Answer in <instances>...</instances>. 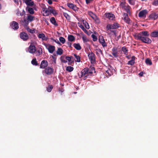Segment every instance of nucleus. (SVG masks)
<instances>
[{"label": "nucleus", "instance_id": "obj_1", "mask_svg": "<svg viewBox=\"0 0 158 158\" xmlns=\"http://www.w3.org/2000/svg\"><path fill=\"white\" fill-rule=\"evenodd\" d=\"M120 27L119 24L117 23H114L113 24H108L106 27V29L107 31L111 30L112 29H115L118 28Z\"/></svg>", "mask_w": 158, "mask_h": 158}, {"label": "nucleus", "instance_id": "obj_2", "mask_svg": "<svg viewBox=\"0 0 158 158\" xmlns=\"http://www.w3.org/2000/svg\"><path fill=\"white\" fill-rule=\"evenodd\" d=\"M89 75L88 74V68H85L83 69L81 71V77H82L84 76V80H85L86 79L88 76Z\"/></svg>", "mask_w": 158, "mask_h": 158}, {"label": "nucleus", "instance_id": "obj_3", "mask_svg": "<svg viewBox=\"0 0 158 158\" xmlns=\"http://www.w3.org/2000/svg\"><path fill=\"white\" fill-rule=\"evenodd\" d=\"M88 56L91 64H94L95 62V55L94 53L91 52L88 54Z\"/></svg>", "mask_w": 158, "mask_h": 158}, {"label": "nucleus", "instance_id": "obj_4", "mask_svg": "<svg viewBox=\"0 0 158 158\" xmlns=\"http://www.w3.org/2000/svg\"><path fill=\"white\" fill-rule=\"evenodd\" d=\"M98 41L103 48L107 46V43L105 42L104 37L100 35L99 36Z\"/></svg>", "mask_w": 158, "mask_h": 158}, {"label": "nucleus", "instance_id": "obj_5", "mask_svg": "<svg viewBox=\"0 0 158 158\" xmlns=\"http://www.w3.org/2000/svg\"><path fill=\"white\" fill-rule=\"evenodd\" d=\"M148 13V11L147 10H144L139 12L138 14V16L140 18L145 19L146 17V15Z\"/></svg>", "mask_w": 158, "mask_h": 158}, {"label": "nucleus", "instance_id": "obj_6", "mask_svg": "<svg viewBox=\"0 0 158 158\" xmlns=\"http://www.w3.org/2000/svg\"><path fill=\"white\" fill-rule=\"evenodd\" d=\"M119 51L117 47H113L112 50V54L114 57L117 58L118 56V52Z\"/></svg>", "mask_w": 158, "mask_h": 158}, {"label": "nucleus", "instance_id": "obj_7", "mask_svg": "<svg viewBox=\"0 0 158 158\" xmlns=\"http://www.w3.org/2000/svg\"><path fill=\"white\" fill-rule=\"evenodd\" d=\"M19 36L21 39L24 41H26L29 39V37L27 34L25 32H21L19 34Z\"/></svg>", "mask_w": 158, "mask_h": 158}, {"label": "nucleus", "instance_id": "obj_8", "mask_svg": "<svg viewBox=\"0 0 158 158\" xmlns=\"http://www.w3.org/2000/svg\"><path fill=\"white\" fill-rule=\"evenodd\" d=\"M53 69L49 67L45 68L43 71L44 72L48 75L52 74L53 72Z\"/></svg>", "mask_w": 158, "mask_h": 158}, {"label": "nucleus", "instance_id": "obj_9", "mask_svg": "<svg viewBox=\"0 0 158 158\" xmlns=\"http://www.w3.org/2000/svg\"><path fill=\"white\" fill-rule=\"evenodd\" d=\"M53 9L54 7L51 6H48V9L47 8H44L43 10V11L45 12L46 16H48Z\"/></svg>", "mask_w": 158, "mask_h": 158}, {"label": "nucleus", "instance_id": "obj_10", "mask_svg": "<svg viewBox=\"0 0 158 158\" xmlns=\"http://www.w3.org/2000/svg\"><path fill=\"white\" fill-rule=\"evenodd\" d=\"M28 51L31 53H34L36 51V47L34 45L31 44L28 49Z\"/></svg>", "mask_w": 158, "mask_h": 158}, {"label": "nucleus", "instance_id": "obj_11", "mask_svg": "<svg viewBox=\"0 0 158 158\" xmlns=\"http://www.w3.org/2000/svg\"><path fill=\"white\" fill-rule=\"evenodd\" d=\"M11 28L14 30H17L19 28V24L16 22L13 21L10 23V25Z\"/></svg>", "mask_w": 158, "mask_h": 158}, {"label": "nucleus", "instance_id": "obj_12", "mask_svg": "<svg viewBox=\"0 0 158 158\" xmlns=\"http://www.w3.org/2000/svg\"><path fill=\"white\" fill-rule=\"evenodd\" d=\"M48 63L47 60H43L40 64V68L41 69H45L48 65Z\"/></svg>", "mask_w": 158, "mask_h": 158}, {"label": "nucleus", "instance_id": "obj_13", "mask_svg": "<svg viewBox=\"0 0 158 158\" xmlns=\"http://www.w3.org/2000/svg\"><path fill=\"white\" fill-rule=\"evenodd\" d=\"M67 5L69 7L75 11L78 10L79 8L77 7L76 5H75L72 3H68Z\"/></svg>", "mask_w": 158, "mask_h": 158}, {"label": "nucleus", "instance_id": "obj_14", "mask_svg": "<svg viewBox=\"0 0 158 158\" xmlns=\"http://www.w3.org/2000/svg\"><path fill=\"white\" fill-rule=\"evenodd\" d=\"M158 17V14H156L155 13H152L150 14L148 16L149 20H154L157 18Z\"/></svg>", "mask_w": 158, "mask_h": 158}, {"label": "nucleus", "instance_id": "obj_15", "mask_svg": "<svg viewBox=\"0 0 158 158\" xmlns=\"http://www.w3.org/2000/svg\"><path fill=\"white\" fill-rule=\"evenodd\" d=\"M106 17L108 18L110 20H114L115 18V15L111 13H107L105 14Z\"/></svg>", "mask_w": 158, "mask_h": 158}, {"label": "nucleus", "instance_id": "obj_16", "mask_svg": "<svg viewBox=\"0 0 158 158\" xmlns=\"http://www.w3.org/2000/svg\"><path fill=\"white\" fill-rule=\"evenodd\" d=\"M23 2L27 6H32L34 5V3L32 0H23Z\"/></svg>", "mask_w": 158, "mask_h": 158}, {"label": "nucleus", "instance_id": "obj_17", "mask_svg": "<svg viewBox=\"0 0 158 158\" xmlns=\"http://www.w3.org/2000/svg\"><path fill=\"white\" fill-rule=\"evenodd\" d=\"M123 19L126 23L128 24H129L131 23V20L128 17V15L125 13L123 14Z\"/></svg>", "mask_w": 158, "mask_h": 158}, {"label": "nucleus", "instance_id": "obj_18", "mask_svg": "<svg viewBox=\"0 0 158 158\" xmlns=\"http://www.w3.org/2000/svg\"><path fill=\"white\" fill-rule=\"evenodd\" d=\"M55 47L54 46L50 44L48 45V47L47 48L49 52L50 53H52L55 50Z\"/></svg>", "mask_w": 158, "mask_h": 158}, {"label": "nucleus", "instance_id": "obj_19", "mask_svg": "<svg viewBox=\"0 0 158 158\" xmlns=\"http://www.w3.org/2000/svg\"><path fill=\"white\" fill-rule=\"evenodd\" d=\"M95 68L92 66H90L88 68V75L91 76L93 74V72H95Z\"/></svg>", "mask_w": 158, "mask_h": 158}, {"label": "nucleus", "instance_id": "obj_20", "mask_svg": "<svg viewBox=\"0 0 158 158\" xmlns=\"http://www.w3.org/2000/svg\"><path fill=\"white\" fill-rule=\"evenodd\" d=\"M141 41L143 43L148 44H150L152 42L151 40L148 38V37H146L144 38Z\"/></svg>", "mask_w": 158, "mask_h": 158}, {"label": "nucleus", "instance_id": "obj_21", "mask_svg": "<svg viewBox=\"0 0 158 158\" xmlns=\"http://www.w3.org/2000/svg\"><path fill=\"white\" fill-rule=\"evenodd\" d=\"M38 37L40 39H41L42 41H46L48 40L47 37H46L45 35L43 33L40 34L38 35Z\"/></svg>", "mask_w": 158, "mask_h": 158}, {"label": "nucleus", "instance_id": "obj_22", "mask_svg": "<svg viewBox=\"0 0 158 158\" xmlns=\"http://www.w3.org/2000/svg\"><path fill=\"white\" fill-rule=\"evenodd\" d=\"M136 37L137 38V40H139L141 41L142 40H143V39H144V38L145 37H146L141 33H140V32L136 36Z\"/></svg>", "mask_w": 158, "mask_h": 158}, {"label": "nucleus", "instance_id": "obj_23", "mask_svg": "<svg viewBox=\"0 0 158 158\" xmlns=\"http://www.w3.org/2000/svg\"><path fill=\"white\" fill-rule=\"evenodd\" d=\"M135 57L134 56H133L131 58V60H129L127 63L128 64H130L131 65H133L135 64Z\"/></svg>", "mask_w": 158, "mask_h": 158}, {"label": "nucleus", "instance_id": "obj_24", "mask_svg": "<svg viewBox=\"0 0 158 158\" xmlns=\"http://www.w3.org/2000/svg\"><path fill=\"white\" fill-rule=\"evenodd\" d=\"M73 45L77 50H80L81 49V48L79 43H74Z\"/></svg>", "mask_w": 158, "mask_h": 158}, {"label": "nucleus", "instance_id": "obj_25", "mask_svg": "<svg viewBox=\"0 0 158 158\" xmlns=\"http://www.w3.org/2000/svg\"><path fill=\"white\" fill-rule=\"evenodd\" d=\"M68 40L71 42H73L75 40V38L74 36L71 35H68Z\"/></svg>", "mask_w": 158, "mask_h": 158}, {"label": "nucleus", "instance_id": "obj_26", "mask_svg": "<svg viewBox=\"0 0 158 158\" xmlns=\"http://www.w3.org/2000/svg\"><path fill=\"white\" fill-rule=\"evenodd\" d=\"M50 21L55 26H57L58 25V24L56 23L54 17H52L51 18Z\"/></svg>", "mask_w": 158, "mask_h": 158}, {"label": "nucleus", "instance_id": "obj_27", "mask_svg": "<svg viewBox=\"0 0 158 158\" xmlns=\"http://www.w3.org/2000/svg\"><path fill=\"white\" fill-rule=\"evenodd\" d=\"M151 36L153 37H158V31H154L151 33Z\"/></svg>", "mask_w": 158, "mask_h": 158}, {"label": "nucleus", "instance_id": "obj_28", "mask_svg": "<svg viewBox=\"0 0 158 158\" xmlns=\"http://www.w3.org/2000/svg\"><path fill=\"white\" fill-rule=\"evenodd\" d=\"M26 10H27L29 13L31 14H34V11L32 8L27 7L26 8Z\"/></svg>", "mask_w": 158, "mask_h": 158}, {"label": "nucleus", "instance_id": "obj_29", "mask_svg": "<svg viewBox=\"0 0 158 158\" xmlns=\"http://www.w3.org/2000/svg\"><path fill=\"white\" fill-rule=\"evenodd\" d=\"M130 7L128 5L127 6H125L123 9H124L125 11L127 12L128 13H130Z\"/></svg>", "mask_w": 158, "mask_h": 158}, {"label": "nucleus", "instance_id": "obj_30", "mask_svg": "<svg viewBox=\"0 0 158 158\" xmlns=\"http://www.w3.org/2000/svg\"><path fill=\"white\" fill-rule=\"evenodd\" d=\"M73 56L75 57L76 60H75V61L77 62H80V57L78 56L77 55V54H73Z\"/></svg>", "mask_w": 158, "mask_h": 158}, {"label": "nucleus", "instance_id": "obj_31", "mask_svg": "<svg viewBox=\"0 0 158 158\" xmlns=\"http://www.w3.org/2000/svg\"><path fill=\"white\" fill-rule=\"evenodd\" d=\"M63 50L61 48H58L56 52V54L58 55H60L63 53Z\"/></svg>", "mask_w": 158, "mask_h": 158}, {"label": "nucleus", "instance_id": "obj_32", "mask_svg": "<svg viewBox=\"0 0 158 158\" xmlns=\"http://www.w3.org/2000/svg\"><path fill=\"white\" fill-rule=\"evenodd\" d=\"M34 18V16L31 15H27V20L28 21L31 22L33 20Z\"/></svg>", "mask_w": 158, "mask_h": 158}, {"label": "nucleus", "instance_id": "obj_33", "mask_svg": "<svg viewBox=\"0 0 158 158\" xmlns=\"http://www.w3.org/2000/svg\"><path fill=\"white\" fill-rule=\"evenodd\" d=\"M60 60L62 62L64 63H66L67 62L66 59L65 57L64 56H62L60 58Z\"/></svg>", "mask_w": 158, "mask_h": 158}, {"label": "nucleus", "instance_id": "obj_34", "mask_svg": "<svg viewBox=\"0 0 158 158\" xmlns=\"http://www.w3.org/2000/svg\"><path fill=\"white\" fill-rule=\"evenodd\" d=\"M145 62L146 64L147 65H151L152 64V63L151 61V60L149 59V58H147L146 59Z\"/></svg>", "mask_w": 158, "mask_h": 158}, {"label": "nucleus", "instance_id": "obj_35", "mask_svg": "<svg viewBox=\"0 0 158 158\" xmlns=\"http://www.w3.org/2000/svg\"><path fill=\"white\" fill-rule=\"evenodd\" d=\"M122 51L124 52V53L125 55H127V52L128 51V49L125 47H123L122 48Z\"/></svg>", "mask_w": 158, "mask_h": 158}, {"label": "nucleus", "instance_id": "obj_36", "mask_svg": "<svg viewBox=\"0 0 158 158\" xmlns=\"http://www.w3.org/2000/svg\"><path fill=\"white\" fill-rule=\"evenodd\" d=\"M65 58L66 60H67L69 62L72 63L73 62V61H71L72 59L73 58L72 56H65Z\"/></svg>", "mask_w": 158, "mask_h": 158}, {"label": "nucleus", "instance_id": "obj_37", "mask_svg": "<svg viewBox=\"0 0 158 158\" xmlns=\"http://www.w3.org/2000/svg\"><path fill=\"white\" fill-rule=\"evenodd\" d=\"M31 63L33 65L35 66H37L38 64L37 63V61H36V59L35 58L33 59V60L31 61Z\"/></svg>", "mask_w": 158, "mask_h": 158}, {"label": "nucleus", "instance_id": "obj_38", "mask_svg": "<svg viewBox=\"0 0 158 158\" xmlns=\"http://www.w3.org/2000/svg\"><path fill=\"white\" fill-rule=\"evenodd\" d=\"M25 28L28 32H29L31 33H33L34 32V31L30 29L27 25L26 26Z\"/></svg>", "mask_w": 158, "mask_h": 158}, {"label": "nucleus", "instance_id": "obj_39", "mask_svg": "<svg viewBox=\"0 0 158 158\" xmlns=\"http://www.w3.org/2000/svg\"><path fill=\"white\" fill-rule=\"evenodd\" d=\"M73 68L70 66H68L66 68V70L67 71L69 72H71L73 70Z\"/></svg>", "mask_w": 158, "mask_h": 158}, {"label": "nucleus", "instance_id": "obj_40", "mask_svg": "<svg viewBox=\"0 0 158 158\" xmlns=\"http://www.w3.org/2000/svg\"><path fill=\"white\" fill-rule=\"evenodd\" d=\"M126 6V3L124 0H122L120 2V6L123 8Z\"/></svg>", "mask_w": 158, "mask_h": 158}, {"label": "nucleus", "instance_id": "obj_41", "mask_svg": "<svg viewBox=\"0 0 158 158\" xmlns=\"http://www.w3.org/2000/svg\"><path fill=\"white\" fill-rule=\"evenodd\" d=\"M53 87L52 85H49L48 87L47 88V91L49 92H51L52 89H53Z\"/></svg>", "mask_w": 158, "mask_h": 158}, {"label": "nucleus", "instance_id": "obj_42", "mask_svg": "<svg viewBox=\"0 0 158 158\" xmlns=\"http://www.w3.org/2000/svg\"><path fill=\"white\" fill-rule=\"evenodd\" d=\"M89 15L93 19H95L96 17V15L94 14L92 12H89Z\"/></svg>", "mask_w": 158, "mask_h": 158}, {"label": "nucleus", "instance_id": "obj_43", "mask_svg": "<svg viewBox=\"0 0 158 158\" xmlns=\"http://www.w3.org/2000/svg\"><path fill=\"white\" fill-rule=\"evenodd\" d=\"M140 33H141L142 34H143L144 36L145 37H148L149 36V34L148 33V31H142L140 32Z\"/></svg>", "mask_w": 158, "mask_h": 158}, {"label": "nucleus", "instance_id": "obj_44", "mask_svg": "<svg viewBox=\"0 0 158 158\" xmlns=\"http://www.w3.org/2000/svg\"><path fill=\"white\" fill-rule=\"evenodd\" d=\"M59 40L60 42L63 44L65 42V39L62 37H60L59 38Z\"/></svg>", "mask_w": 158, "mask_h": 158}, {"label": "nucleus", "instance_id": "obj_45", "mask_svg": "<svg viewBox=\"0 0 158 158\" xmlns=\"http://www.w3.org/2000/svg\"><path fill=\"white\" fill-rule=\"evenodd\" d=\"M63 15L67 19L69 20L70 19V17L67 13H64Z\"/></svg>", "mask_w": 158, "mask_h": 158}, {"label": "nucleus", "instance_id": "obj_46", "mask_svg": "<svg viewBox=\"0 0 158 158\" xmlns=\"http://www.w3.org/2000/svg\"><path fill=\"white\" fill-rule=\"evenodd\" d=\"M82 39L84 43H86L89 41L87 37L85 36H83Z\"/></svg>", "mask_w": 158, "mask_h": 158}, {"label": "nucleus", "instance_id": "obj_47", "mask_svg": "<svg viewBox=\"0 0 158 158\" xmlns=\"http://www.w3.org/2000/svg\"><path fill=\"white\" fill-rule=\"evenodd\" d=\"M91 37L93 38V40L94 41H95L97 40V36L94 34H92L91 35Z\"/></svg>", "mask_w": 158, "mask_h": 158}, {"label": "nucleus", "instance_id": "obj_48", "mask_svg": "<svg viewBox=\"0 0 158 158\" xmlns=\"http://www.w3.org/2000/svg\"><path fill=\"white\" fill-rule=\"evenodd\" d=\"M129 3L131 5H134L135 4L134 0H127Z\"/></svg>", "mask_w": 158, "mask_h": 158}, {"label": "nucleus", "instance_id": "obj_49", "mask_svg": "<svg viewBox=\"0 0 158 158\" xmlns=\"http://www.w3.org/2000/svg\"><path fill=\"white\" fill-rule=\"evenodd\" d=\"M93 19L97 23H100V20L97 17V16H96V17L95 18V19Z\"/></svg>", "mask_w": 158, "mask_h": 158}, {"label": "nucleus", "instance_id": "obj_50", "mask_svg": "<svg viewBox=\"0 0 158 158\" xmlns=\"http://www.w3.org/2000/svg\"><path fill=\"white\" fill-rule=\"evenodd\" d=\"M50 13H52L55 16L58 14V13L54 9L52 10V12H51Z\"/></svg>", "mask_w": 158, "mask_h": 158}, {"label": "nucleus", "instance_id": "obj_51", "mask_svg": "<svg viewBox=\"0 0 158 158\" xmlns=\"http://www.w3.org/2000/svg\"><path fill=\"white\" fill-rule=\"evenodd\" d=\"M106 73L108 74L109 76H110L111 75V73L110 70V69L106 71Z\"/></svg>", "mask_w": 158, "mask_h": 158}, {"label": "nucleus", "instance_id": "obj_52", "mask_svg": "<svg viewBox=\"0 0 158 158\" xmlns=\"http://www.w3.org/2000/svg\"><path fill=\"white\" fill-rule=\"evenodd\" d=\"M67 44L68 45V47H69L70 48H72V43L69 42H67Z\"/></svg>", "mask_w": 158, "mask_h": 158}, {"label": "nucleus", "instance_id": "obj_53", "mask_svg": "<svg viewBox=\"0 0 158 158\" xmlns=\"http://www.w3.org/2000/svg\"><path fill=\"white\" fill-rule=\"evenodd\" d=\"M47 2L50 5L52 4V0H48Z\"/></svg>", "mask_w": 158, "mask_h": 158}, {"label": "nucleus", "instance_id": "obj_54", "mask_svg": "<svg viewBox=\"0 0 158 158\" xmlns=\"http://www.w3.org/2000/svg\"><path fill=\"white\" fill-rule=\"evenodd\" d=\"M52 40H53V41H54L57 44H60V43L59 42L58 40H57V41H56V40H54L53 39H52Z\"/></svg>", "mask_w": 158, "mask_h": 158}, {"label": "nucleus", "instance_id": "obj_55", "mask_svg": "<svg viewBox=\"0 0 158 158\" xmlns=\"http://www.w3.org/2000/svg\"><path fill=\"white\" fill-rule=\"evenodd\" d=\"M143 74L144 73L143 72H141L139 74V75L140 76L142 77L143 76Z\"/></svg>", "mask_w": 158, "mask_h": 158}, {"label": "nucleus", "instance_id": "obj_56", "mask_svg": "<svg viewBox=\"0 0 158 158\" xmlns=\"http://www.w3.org/2000/svg\"><path fill=\"white\" fill-rule=\"evenodd\" d=\"M121 38V35L118 36L116 38V40H118Z\"/></svg>", "mask_w": 158, "mask_h": 158}, {"label": "nucleus", "instance_id": "obj_57", "mask_svg": "<svg viewBox=\"0 0 158 158\" xmlns=\"http://www.w3.org/2000/svg\"><path fill=\"white\" fill-rule=\"evenodd\" d=\"M96 50H97L98 52L101 53V54L102 53V52L101 49H97Z\"/></svg>", "mask_w": 158, "mask_h": 158}, {"label": "nucleus", "instance_id": "obj_58", "mask_svg": "<svg viewBox=\"0 0 158 158\" xmlns=\"http://www.w3.org/2000/svg\"><path fill=\"white\" fill-rule=\"evenodd\" d=\"M110 31L113 33L114 35H116V32L115 30H110Z\"/></svg>", "mask_w": 158, "mask_h": 158}, {"label": "nucleus", "instance_id": "obj_59", "mask_svg": "<svg viewBox=\"0 0 158 158\" xmlns=\"http://www.w3.org/2000/svg\"><path fill=\"white\" fill-rule=\"evenodd\" d=\"M110 31L113 33L114 35H116V32L115 30H110Z\"/></svg>", "mask_w": 158, "mask_h": 158}, {"label": "nucleus", "instance_id": "obj_60", "mask_svg": "<svg viewBox=\"0 0 158 158\" xmlns=\"http://www.w3.org/2000/svg\"><path fill=\"white\" fill-rule=\"evenodd\" d=\"M87 4H88L90 3V2L91 0H85Z\"/></svg>", "mask_w": 158, "mask_h": 158}, {"label": "nucleus", "instance_id": "obj_61", "mask_svg": "<svg viewBox=\"0 0 158 158\" xmlns=\"http://www.w3.org/2000/svg\"><path fill=\"white\" fill-rule=\"evenodd\" d=\"M45 22L46 23V24H47V25H48L49 24V23H48V22L47 21V20L46 19H45V20H44Z\"/></svg>", "mask_w": 158, "mask_h": 158}, {"label": "nucleus", "instance_id": "obj_62", "mask_svg": "<svg viewBox=\"0 0 158 158\" xmlns=\"http://www.w3.org/2000/svg\"><path fill=\"white\" fill-rule=\"evenodd\" d=\"M52 59L54 60H56V58L54 57V56H52Z\"/></svg>", "mask_w": 158, "mask_h": 158}, {"label": "nucleus", "instance_id": "obj_63", "mask_svg": "<svg viewBox=\"0 0 158 158\" xmlns=\"http://www.w3.org/2000/svg\"><path fill=\"white\" fill-rule=\"evenodd\" d=\"M80 27H81L82 29H84V27L82 25H81V26H80Z\"/></svg>", "mask_w": 158, "mask_h": 158}, {"label": "nucleus", "instance_id": "obj_64", "mask_svg": "<svg viewBox=\"0 0 158 158\" xmlns=\"http://www.w3.org/2000/svg\"><path fill=\"white\" fill-rule=\"evenodd\" d=\"M87 24H88V27H87L86 26H85V27L87 29H89V25H88V23H87Z\"/></svg>", "mask_w": 158, "mask_h": 158}]
</instances>
